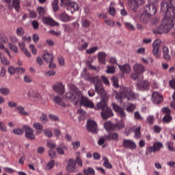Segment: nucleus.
<instances>
[{"label":"nucleus","instance_id":"obj_49","mask_svg":"<svg viewBox=\"0 0 175 175\" xmlns=\"http://www.w3.org/2000/svg\"><path fill=\"white\" fill-rule=\"evenodd\" d=\"M0 49L1 50H4V51H5V53H7V54L9 55V57L10 58H12V55H10V52L9 51V49L5 48V45H3V43H2L1 42H0Z\"/></svg>","mask_w":175,"mask_h":175},{"label":"nucleus","instance_id":"obj_38","mask_svg":"<svg viewBox=\"0 0 175 175\" xmlns=\"http://www.w3.org/2000/svg\"><path fill=\"white\" fill-rule=\"evenodd\" d=\"M162 147H163V144L161 142H155L153 144L154 151H159V150L161 149Z\"/></svg>","mask_w":175,"mask_h":175},{"label":"nucleus","instance_id":"obj_21","mask_svg":"<svg viewBox=\"0 0 175 175\" xmlns=\"http://www.w3.org/2000/svg\"><path fill=\"white\" fill-rule=\"evenodd\" d=\"M98 62L103 65L106 64V53L101 51L98 53Z\"/></svg>","mask_w":175,"mask_h":175},{"label":"nucleus","instance_id":"obj_43","mask_svg":"<svg viewBox=\"0 0 175 175\" xmlns=\"http://www.w3.org/2000/svg\"><path fill=\"white\" fill-rule=\"evenodd\" d=\"M55 165V161L54 160H51L49 162H48L46 167L48 170H51V169L54 167Z\"/></svg>","mask_w":175,"mask_h":175},{"label":"nucleus","instance_id":"obj_18","mask_svg":"<svg viewBox=\"0 0 175 175\" xmlns=\"http://www.w3.org/2000/svg\"><path fill=\"white\" fill-rule=\"evenodd\" d=\"M133 70L137 75H143L146 72V67L141 64H136L133 66Z\"/></svg>","mask_w":175,"mask_h":175},{"label":"nucleus","instance_id":"obj_63","mask_svg":"<svg viewBox=\"0 0 175 175\" xmlns=\"http://www.w3.org/2000/svg\"><path fill=\"white\" fill-rule=\"evenodd\" d=\"M23 81L25 83H32V78H31V76L29 75H25L23 77Z\"/></svg>","mask_w":175,"mask_h":175},{"label":"nucleus","instance_id":"obj_42","mask_svg":"<svg viewBox=\"0 0 175 175\" xmlns=\"http://www.w3.org/2000/svg\"><path fill=\"white\" fill-rule=\"evenodd\" d=\"M0 93L1 95H9L10 94V90L7 88H0Z\"/></svg>","mask_w":175,"mask_h":175},{"label":"nucleus","instance_id":"obj_26","mask_svg":"<svg viewBox=\"0 0 175 175\" xmlns=\"http://www.w3.org/2000/svg\"><path fill=\"white\" fill-rule=\"evenodd\" d=\"M15 110H17L18 113L21 116H29V113L25 111V109L23 106L16 107Z\"/></svg>","mask_w":175,"mask_h":175},{"label":"nucleus","instance_id":"obj_57","mask_svg":"<svg viewBox=\"0 0 175 175\" xmlns=\"http://www.w3.org/2000/svg\"><path fill=\"white\" fill-rule=\"evenodd\" d=\"M72 147L75 150H78L80 148V142L75 141L72 143Z\"/></svg>","mask_w":175,"mask_h":175},{"label":"nucleus","instance_id":"obj_52","mask_svg":"<svg viewBox=\"0 0 175 175\" xmlns=\"http://www.w3.org/2000/svg\"><path fill=\"white\" fill-rule=\"evenodd\" d=\"M105 23L108 27H114V24H116V22L113 20L107 19L105 21Z\"/></svg>","mask_w":175,"mask_h":175},{"label":"nucleus","instance_id":"obj_20","mask_svg":"<svg viewBox=\"0 0 175 175\" xmlns=\"http://www.w3.org/2000/svg\"><path fill=\"white\" fill-rule=\"evenodd\" d=\"M59 18L62 23H69L70 21V16L66 12H62L59 15Z\"/></svg>","mask_w":175,"mask_h":175},{"label":"nucleus","instance_id":"obj_4","mask_svg":"<svg viewBox=\"0 0 175 175\" xmlns=\"http://www.w3.org/2000/svg\"><path fill=\"white\" fill-rule=\"evenodd\" d=\"M155 13H157V7L154 5H146L144 8V13L140 16L141 23L147 24L150 21L151 16L155 15Z\"/></svg>","mask_w":175,"mask_h":175},{"label":"nucleus","instance_id":"obj_51","mask_svg":"<svg viewBox=\"0 0 175 175\" xmlns=\"http://www.w3.org/2000/svg\"><path fill=\"white\" fill-rule=\"evenodd\" d=\"M116 72V68H114L113 66H107L106 73H108V75H112Z\"/></svg>","mask_w":175,"mask_h":175},{"label":"nucleus","instance_id":"obj_50","mask_svg":"<svg viewBox=\"0 0 175 175\" xmlns=\"http://www.w3.org/2000/svg\"><path fill=\"white\" fill-rule=\"evenodd\" d=\"M14 135H17L18 136H21L24 132L21 129H15L12 131Z\"/></svg>","mask_w":175,"mask_h":175},{"label":"nucleus","instance_id":"obj_28","mask_svg":"<svg viewBox=\"0 0 175 175\" xmlns=\"http://www.w3.org/2000/svg\"><path fill=\"white\" fill-rule=\"evenodd\" d=\"M71 3L72 1L70 0H60L59 6L62 8H66L67 6L68 9H69Z\"/></svg>","mask_w":175,"mask_h":175},{"label":"nucleus","instance_id":"obj_61","mask_svg":"<svg viewBox=\"0 0 175 175\" xmlns=\"http://www.w3.org/2000/svg\"><path fill=\"white\" fill-rule=\"evenodd\" d=\"M75 164L77 163L78 166H83V161L81 160V159L80 158V157H77L75 159Z\"/></svg>","mask_w":175,"mask_h":175},{"label":"nucleus","instance_id":"obj_53","mask_svg":"<svg viewBox=\"0 0 175 175\" xmlns=\"http://www.w3.org/2000/svg\"><path fill=\"white\" fill-rule=\"evenodd\" d=\"M0 131L1 132H8V127L2 122H0Z\"/></svg>","mask_w":175,"mask_h":175},{"label":"nucleus","instance_id":"obj_36","mask_svg":"<svg viewBox=\"0 0 175 175\" xmlns=\"http://www.w3.org/2000/svg\"><path fill=\"white\" fill-rule=\"evenodd\" d=\"M130 8L133 10H135L136 8L139 6V3H137V0H131V2L129 3Z\"/></svg>","mask_w":175,"mask_h":175},{"label":"nucleus","instance_id":"obj_59","mask_svg":"<svg viewBox=\"0 0 175 175\" xmlns=\"http://www.w3.org/2000/svg\"><path fill=\"white\" fill-rule=\"evenodd\" d=\"M117 10L113 7H109V13L111 16H116Z\"/></svg>","mask_w":175,"mask_h":175},{"label":"nucleus","instance_id":"obj_30","mask_svg":"<svg viewBox=\"0 0 175 175\" xmlns=\"http://www.w3.org/2000/svg\"><path fill=\"white\" fill-rule=\"evenodd\" d=\"M20 0H12V5L13 8L15 9L16 12H20Z\"/></svg>","mask_w":175,"mask_h":175},{"label":"nucleus","instance_id":"obj_3","mask_svg":"<svg viewBox=\"0 0 175 175\" xmlns=\"http://www.w3.org/2000/svg\"><path fill=\"white\" fill-rule=\"evenodd\" d=\"M111 106L114 111L118 113L120 118H122L121 120H119L116 122V124H114L115 131H121V129H123V128L125 127L124 120H125V117H126V113H125L124 109H122V107H120L117 104L113 103Z\"/></svg>","mask_w":175,"mask_h":175},{"label":"nucleus","instance_id":"obj_1","mask_svg":"<svg viewBox=\"0 0 175 175\" xmlns=\"http://www.w3.org/2000/svg\"><path fill=\"white\" fill-rule=\"evenodd\" d=\"M137 98V94L132 90V89L126 87L120 88L119 92L116 95V99L120 100L121 103L126 99L127 102L129 100H135Z\"/></svg>","mask_w":175,"mask_h":175},{"label":"nucleus","instance_id":"obj_2","mask_svg":"<svg viewBox=\"0 0 175 175\" xmlns=\"http://www.w3.org/2000/svg\"><path fill=\"white\" fill-rule=\"evenodd\" d=\"M95 110H102L101 117L103 120H107V118H110V117H113V116H114L111 108L107 107L105 98H102L100 102L97 103L95 107Z\"/></svg>","mask_w":175,"mask_h":175},{"label":"nucleus","instance_id":"obj_48","mask_svg":"<svg viewBox=\"0 0 175 175\" xmlns=\"http://www.w3.org/2000/svg\"><path fill=\"white\" fill-rule=\"evenodd\" d=\"M96 51H98V46H94L86 50L87 54H94Z\"/></svg>","mask_w":175,"mask_h":175},{"label":"nucleus","instance_id":"obj_23","mask_svg":"<svg viewBox=\"0 0 175 175\" xmlns=\"http://www.w3.org/2000/svg\"><path fill=\"white\" fill-rule=\"evenodd\" d=\"M33 127L37 131L36 132V135H40V133H42V131L43 129V125H42V124L39 122H35L33 124Z\"/></svg>","mask_w":175,"mask_h":175},{"label":"nucleus","instance_id":"obj_5","mask_svg":"<svg viewBox=\"0 0 175 175\" xmlns=\"http://www.w3.org/2000/svg\"><path fill=\"white\" fill-rule=\"evenodd\" d=\"M88 80L90 83H92V84H94L96 92H97V94H99L100 95H103V94H105V89H103V86H102L99 77H89Z\"/></svg>","mask_w":175,"mask_h":175},{"label":"nucleus","instance_id":"obj_64","mask_svg":"<svg viewBox=\"0 0 175 175\" xmlns=\"http://www.w3.org/2000/svg\"><path fill=\"white\" fill-rule=\"evenodd\" d=\"M8 70V73H10V75H14L16 73V68H14V67H13V66L9 67Z\"/></svg>","mask_w":175,"mask_h":175},{"label":"nucleus","instance_id":"obj_56","mask_svg":"<svg viewBox=\"0 0 175 175\" xmlns=\"http://www.w3.org/2000/svg\"><path fill=\"white\" fill-rule=\"evenodd\" d=\"M70 91H72L73 92H75V94H77V92H79V88H77V87H76V85H75L74 84H71L70 85Z\"/></svg>","mask_w":175,"mask_h":175},{"label":"nucleus","instance_id":"obj_22","mask_svg":"<svg viewBox=\"0 0 175 175\" xmlns=\"http://www.w3.org/2000/svg\"><path fill=\"white\" fill-rule=\"evenodd\" d=\"M118 66L122 73H131V66L129 64H124L123 66L118 64Z\"/></svg>","mask_w":175,"mask_h":175},{"label":"nucleus","instance_id":"obj_58","mask_svg":"<svg viewBox=\"0 0 175 175\" xmlns=\"http://www.w3.org/2000/svg\"><path fill=\"white\" fill-rule=\"evenodd\" d=\"M44 133L46 137H53V132L49 129L44 130Z\"/></svg>","mask_w":175,"mask_h":175},{"label":"nucleus","instance_id":"obj_34","mask_svg":"<svg viewBox=\"0 0 175 175\" xmlns=\"http://www.w3.org/2000/svg\"><path fill=\"white\" fill-rule=\"evenodd\" d=\"M85 175H95V170L92 167H88L83 170Z\"/></svg>","mask_w":175,"mask_h":175},{"label":"nucleus","instance_id":"obj_40","mask_svg":"<svg viewBox=\"0 0 175 175\" xmlns=\"http://www.w3.org/2000/svg\"><path fill=\"white\" fill-rule=\"evenodd\" d=\"M16 35L17 36H22L23 37L24 36V33H25V29H24V28L23 27H18L16 29Z\"/></svg>","mask_w":175,"mask_h":175},{"label":"nucleus","instance_id":"obj_19","mask_svg":"<svg viewBox=\"0 0 175 175\" xmlns=\"http://www.w3.org/2000/svg\"><path fill=\"white\" fill-rule=\"evenodd\" d=\"M107 140H113L114 142H118L120 140V136L117 133H109V135L105 136Z\"/></svg>","mask_w":175,"mask_h":175},{"label":"nucleus","instance_id":"obj_33","mask_svg":"<svg viewBox=\"0 0 175 175\" xmlns=\"http://www.w3.org/2000/svg\"><path fill=\"white\" fill-rule=\"evenodd\" d=\"M81 25L82 27L85 28V29L87 28H90V27H91V21L88 19H84L81 21Z\"/></svg>","mask_w":175,"mask_h":175},{"label":"nucleus","instance_id":"obj_12","mask_svg":"<svg viewBox=\"0 0 175 175\" xmlns=\"http://www.w3.org/2000/svg\"><path fill=\"white\" fill-rule=\"evenodd\" d=\"M53 90L59 95L65 94V86L61 82H58L53 86Z\"/></svg>","mask_w":175,"mask_h":175},{"label":"nucleus","instance_id":"obj_35","mask_svg":"<svg viewBox=\"0 0 175 175\" xmlns=\"http://www.w3.org/2000/svg\"><path fill=\"white\" fill-rule=\"evenodd\" d=\"M58 3L59 5V0H54L52 3V6L53 8V12H58L59 10V7L58 6Z\"/></svg>","mask_w":175,"mask_h":175},{"label":"nucleus","instance_id":"obj_27","mask_svg":"<svg viewBox=\"0 0 175 175\" xmlns=\"http://www.w3.org/2000/svg\"><path fill=\"white\" fill-rule=\"evenodd\" d=\"M104 128L106 131H115L114 124L111 123V122H106L104 124Z\"/></svg>","mask_w":175,"mask_h":175},{"label":"nucleus","instance_id":"obj_25","mask_svg":"<svg viewBox=\"0 0 175 175\" xmlns=\"http://www.w3.org/2000/svg\"><path fill=\"white\" fill-rule=\"evenodd\" d=\"M42 58H43V59H44V61H46L47 63H48V62H53V61H54V55H53V54L49 53H45L42 55Z\"/></svg>","mask_w":175,"mask_h":175},{"label":"nucleus","instance_id":"obj_54","mask_svg":"<svg viewBox=\"0 0 175 175\" xmlns=\"http://www.w3.org/2000/svg\"><path fill=\"white\" fill-rule=\"evenodd\" d=\"M40 120L44 124L47 121V115H46V113H42L40 117Z\"/></svg>","mask_w":175,"mask_h":175},{"label":"nucleus","instance_id":"obj_15","mask_svg":"<svg viewBox=\"0 0 175 175\" xmlns=\"http://www.w3.org/2000/svg\"><path fill=\"white\" fill-rule=\"evenodd\" d=\"M152 54L156 57L157 58H159V56L158 55V53H159V47H161V41L159 40H156L152 43Z\"/></svg>","mask_w":175,"mask_h":175},{"label":"nucleus","instance_id":"obj_55","mask_svg":"<svg viewBox=\"0 0 175 175\" xmlns=\"http://www.w3.org/2000/svg\"><path fill=\"white\" fill-rule=\"evenodd\" d=\"M163 121L164 122H170L172 121V116L170 115L167 114L163 118Z\"/></svg>","mask_w":175,"mask_h":175},{"label":"nucleus","instance_id":"obj_8","mask_svg":"<svg viewBox=\"0 0 175 175\" xmlns=\"http://www.w3.org/2000/svg\"><path fill=\"white\" fill-rule=\"evenodd\" d=\"M86 129H88V132H90L91 133H98V125L94 120H88Z\"/></svg>","mask_w":175,"mask_h":175},{"label":"nucleus","instance_id":"obj_16","mask_svg":"<svg viewBox=\"0 0 175 175\" xmlns=\"http://www.w3.org/2000/svg\"><path fill=\"white\" fill-rule=\"evenodd\" d=\"M152 100L153 103L159 105V103L163 101V97L159 95V93L157 92H154L152 95Z\"/></svg>","mask_w":175,"mask_h":175},{"label":"nucleus","instance_id":"obj_7","mask_svg":"<svg viewBox=\"0 0 175 175\" xmlns=\"http://www.w3.org/2000/svg\"><path fill=\"white\" fill-rule=\"evenodd\" d=\"M79 103H80L81 106H84V107H87L88 109H95V105H94V103H92V101H91L87 97L84 96L83 94H81Z\"/></svg>","mask_w":175,"mask_h":175},{"label":"nucleus","instance_id":"obj_47","mask_svg":"<svg viewBox=\"0 0 175 175\" xmlns=\"http://www.w3.org/2000/svg\"><path fill=\"white\" fill-rule=\"evenodd\" d=\"M124 26L129 29V31H135V26H133L131 23L125 22Z\"/></svg>","mask_w":175,"mask_h":175},{"label":"nucleus","instance_id":"obj_31","mask_svg":"<svg viewBox=\"0 0 175 175\" xmlns=\"http://www.w3.org/2000/svg\"><path fill=\"white\" fill-rule=\"evenodd\" d=\"M103 160L104 161L103 166L106 167V169H113V165L109 163V159H107V157H103Z\"/></svg>","mask_w":175,"mask_h":175},{"label":"nucleus","instance_id":"obj_11","mask_svg":"<svg viewBox=\"0 0 175 175\" xmlns=\"http://www.w3.org/2000/svg\"><path fill=\"white\" fill-rule=\"evenodd\" d=\"M68 172H79V170L76 167V161L73 159H70L68 162V165L66 167Z\"/></svg>","mask_w":175,"mask_h":175},{"label":"nucleus","instance_id":"obj_45","mask_svg":"<svg viewBox=\"0 0 175 175\" xmlns=\"http://www.w3.org/2000/svg\"><path fill=\"white\" fill-rule=\"evenodd\" d=\"M9 46V49H10V50H12V51H14V53H18V48L17 47V46L12 44V43H9L8 44Z\"/></svg>","mask_w":175,"mask_h":175},{"label":"nucleus","instance_id":"obj_46","mask_svg":"<svg viewBox=\"0 0 175 175\" xmlns=\"http://www.w3.org/2000/svg\"><path fill=\"white\" fill-rule=\"evenodd\" d=\"M140 127H137L135 129L134 133H135V139H140L142 137V133H140Z\"/></svg>","mask_w":175,"mask_h":175},{"label":"nucleus","instance_id":"obj_14","mask_svg":"<svg viewBox=\"0 0 175 175\" xmlns=\"http://www.w3.org/2000/svg\"><path fill=\"white\" fill-rule=\"evenodd\" d=\"M42 22L46 25H50L51 27H58L59 26V23L53 21L52 18L49 16H44L42 18Z\"/></svg>","mask_w":175,"mask_h":175},{"label":"nucleus","instance_id":"obj_41","mask_svg":"<svg viewBox=\"0 0 175 175\" xmlns=\"http://www.w3.org/2000/svg\"><path fill=\"white\" fill-rule=\"evenodd\" d=\"M28 96H29L30 98H38L39 96V94L36 92H35V91H33V90L30 89L27 93Z\"/></svg>","mask_w":175,"mask_h":175},{"label":"nucleus","instance_id":"obj_24","mask_svg":"<svg viewBox=\"0 0 175 175\" xmlns=\"http://www.w3.org/2000/svg\"><path fill=\"white\" fill-rule=\"evenodd\" d=\"M18 46L21 49V50H22V51H23V53H25V54L27 55V57H31V53L29 51H28V49H25V42H22L18 43Z\"/></svg>","mask_w":175,"mask_h":175},{"label":"nucleus","instance_id":"obj_6","mask_svg":"<svg viewBox=\"0 0 175 175\" xmlns=\"http://www.w3.org/2000/svg\"><path fill=\"white\" fill-rule=\"evenodd\" d=\"M81 96V92L75 93L73 91H70L66 94V98L67 99H70L71 102L74 103L75 106L79 105V99Z\"/></svg>","mask_w":175,"mask_h":175},{"label":"nucleus","instance_id":"obj_9","mask_svg":"<svg viewBox=\"0 0 175 175\" xmlns=\"http://www.w3.org/2000/svg\"><path fill=\"white\" fill-rule=\"evenodd\" d=\"M23 129L25 132V136L26 139H28L29 140H35V139H36V137L33 133V129H31V127L28 126H23Z\"/></svg>","mask_w":175,"mask_h":175},{"label":"nucleus","instance_id":"obj_10","mask_svg":"<svg viewBox=\"0 0 175 175\" xmlns=\"http://www.w3.org/2000/svg\"><path fill=\"white\" fill-rule=\"evenodd\" d=\"M122 146L124 148H129V150H136V143L133 139H123Z\"/></svg>","mask_w":175,"mask_h":175},{"label":"nucleus","instance_id":"obj_17","mask_svg":"<svg viewBox=\"0 0 175 175\" xmlns=\"http://www.w3.org/2000/svg\"><path fill=\"white\" fill-rule=\"evenodd\" d=\"M170 51L169 50V47L166 46H163V57L167 62H170L172 61V57L170 56Z\"/></svg>","mask_w":175,"mask_h":175},{"label":"nucleus","instance_id":"obj_32","mask_svg":"<svg viewBox=\"0 0 175 175\" xmlns=\"http://www.w3.org/2000/svg\"><path fill=\"white\" fill-rule=\"evenodd\" d=\"M64 148H66L64 144H60L59 147L57 148V152L59 155H64L65 154V151L64 150Z\"/></svg>","mask_w":175,"mask_h":175},{"label":"nucleus","instance_id":"obj_29","mask_svg":"<svg viewBox=\"0 0 175 175\" xmlns=\"http://www.w3.org/2000/svg\"><path fill=\"white\" fill-rule=\"evenodd\" d=\"M71 10V13H73V12H77L80 9V6L77 3H72L70 4V7L68 8Z\"/></svg>","mask_w":175,"mask_h":175},{"label":"nucleus","instance_id":"obj_60","mask_svg":"<svg viewBox=\"0 0 175 175\" xmlns=\"http://www.w3.org/2000/svg\"><path fill=\"white\" fill-rule=\"evenodd\" d=\"M146 121L149 125L154 124V116H150L147 118Z\"/></svg>","mask_w":175,"mask_h":175},{"label":"nucleus","instance_id":"obj_37","mask_svg":"<svg viewBox=\"0 0 175 175\" xmlns=\"http://www.w3.org/2000/svg\"><path fill=\"white\" fill-rule=\"evenodd\" d=\"M136 109V105L133 103H131L128 105L126 110L128 111V113H133L135 110Z\"/></svg>","mask_w":175,"mask_h":175},{"label":"nucleus","instance_id":"obj_62","mask_svg":"<svg viewBox=\"0 0 175 175\" xmlns=\"http://www.w3.org/2000/svg\"><path fill=\"white\" fill-rule=\"evenodd\" d=\"M37 12L39 16H43L44 14V8L43 7H38L37 8Z\"/></svg>","mask_w":175,"mask_h":175},{"label":"nucleus","instance_id":"obj_39","mask_svg":"<svg viewBox=\"0 0 175 175\" xmlns=\"http://www.w3.org/2000/svg\"><path fill=\"white\" fill-rule=\"evenodd\" d=\"M53 102H55V103H57V105H59V106H62V107L65 106V104H64V103L62 102L61 97L58 96L54 97Z\"/></svg>","mask_w":175,"mask_h":175},{"label":"nucleus","instance_id":"obj_44","mask_svg":"<svg viewBox=\"0 0 175 175\" xmlns=\"http://www.w3.org/2000/svg\"><path fill=\"white\" fill-rule=\"evenodd\" d=\"M111 81L113 83V85L115 88H118L120 87V85L118 84V78L116 77H113L111 78Z\"/></svg>","mask_w":175,"mask_h":175},{"label":"nucleus","instance_id":"obj_13","mask_svg":"<svg viewBox=\"0 0 175 175\" xmlns=\"http://www.w3.org/2000/svg\"><path fill=\"white\" fill-rule=\"evenodd\" d=\"M137 89L140 90L141 91H146L150 89V83L148 81H139L137 83Z\"/></svg>","mask_w":175,"mask_h":175}]
</instances>
